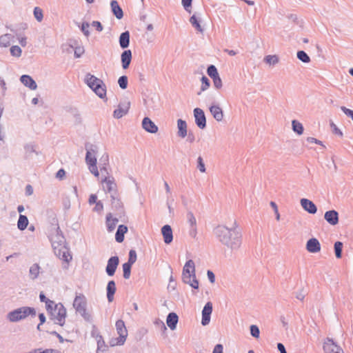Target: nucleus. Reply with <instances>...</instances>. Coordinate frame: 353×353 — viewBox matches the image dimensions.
<instances>
[{"instance_id": "obj_1", "label": "nucleus", "mask_w": 353, "mask_h": 353, "mask_svg": "<svg viewBox=\"0 0 353 353\" xmlns=\"http://www.w3.org/2000/svg\"><path fill=\"white\" fill-rule=\"evenodd\" d=\"M236 228V222L234 223V226L230 228L224 225H219L214 228L213 232L221 244L232 250H236L241 247L242 243L241 233Z\"/></svg>"}, {"instance_id": "obj_2", "label": "nucleus", "mask_w": 353, "mask_h": 353, "mask_svg": "<svg viewBox=\"0 0 353 353\" xmlns=\"http://www.w3.org/2000/svg\"><path fill=\"white\" fill-rule=\"evenodd\" d=\"M49 239L54 254L67 263V265H64L63 268H68L69 263L72 259V256L65 238L58 224H57L54 231L50 234Z\"/></svg>"}, {"instance_id": "obj_3", "label": "nucleus", "mask_w": 353, "mask_h": 353, "mask_svg": "<svg viewBox=\"0 0 353 353\" xmlns=\"http://www.w3.org/2000/svg\"><path fill=\"white\" fill-rule=\"evenodd\" d=\"M46 309L50 319L60 326H63L67 316L66 309L61 303H56L54 301H48Z\"/></svg>"}, {"instance_id": "obj_4", "label": "nucleus", "mask_w": 353, "mask_h": 353, "mask_svg": "<svg viewBox=\"0 0 353 353\" xmlns=\"http://www.w3.org/2000/svg\"><path fill=\"white\" fill-rule=\"evenodd\" d=\"M182 281L190 285L194 290H198L199 283L196 277L195 265L192 259L186 261L182 271Z\"/></svg>"}, {"instance_id": "obj_5", "label": "nucleus", "mask_w": 353, "mask_h": 353, "mask_svg": "<svg viewBox=\"0 0 353 353\" xmlns=\"http://www.w3.org/2000/svg\"><path fill=\"white\" fill-rule=\"evenodd\" d=\"M37 312L34 307L23 306L9 312L6 316L7 319L12 323L19 322L28 316L34 317Z\"/></svg>"}, {"instance_id": "obj_6", "label": "nucleus", "mask_w": 353, "mask_h": 353, "mask_svg": "<svg viewBox=\"0 0 353 353\" xmlns=\"http://www.w3.org/2000/svg\"><path fill=\"white\" fill-rule=\"evenodd\" d=\"M85 83L100 99L106 97V85L101 79L88 73L85 77Z\"/></svg>"}, {"instance_id": "obj_7", "label": "nucleus", "mask_w": 353, "mask_h": 353, "mask_svg": "<svg viewBox=\"0 0 353 353\" xmlns=\"http://www.w3.org/2000/svg\"><path fill=\"white\" fill-rule=\"evenodd\" d=\"M85 148L86 150L85 160L87 165H90L94 163H97L96 155L98 152V147L96 145L86 143L85 144Z\"/></svg>"}, {"instance_id": "obj_8", "label": "nucleus", "mask_w": 353, "mask_h": 353, "mask_svg": "<svg viewBox=\"0 0 353 353\" xmlns=\"http://www.w3.org/2000/svg\"><path fill=\"white\" fill-rule=\"evenodd\" d=\"M116 330L119 337L116 339L117 345H122L126 341L128 336V330L126 329L124 321L119 319L115 323Z\"/></svg>"}, {"instance_id": "obj_9", "label": "nucleus", "mask_w": 353, "mask_h": 353, "mask_svg": "<svg viewBox=\"0 0 353 353\" xmlns=\"http://www.w3.org/2000/svg\"><path fill=\"white\" fill-rule=\"evenodd\" d=\"M323 348L325 353H343V350L332 339L328 337L325 340Z\"/></svg>"}, {"instance_id": "obj_10", "label": "nucleus", "mask_w": 353, "mask_h": 353, "mask_svg": "<svg viewBox=\"0 0 353 353\" xmlns=\"http://www.w3.org/2000/svg\"><path fill=\"white\" fill-rule=\"evenodd\" d=\"M193 113L196 126L201 130L205 129L206 128V117L204 111L199 108H195Z\"/></svg>"}, {"instance_id": "obj_11", "label": "nucleus", "mask_w": 353, "mask_h": 353, "mask_svg": "<svg viewBox=\"0 0 353 353\" xmlns=\"http://www.w3.org/2000/svg\"><path fill=\"white\" fill-rule=\"evenodd\" d=\"M119 264V258L118 256H113L109 258L105 267V272L108 276H113L114 275Z\"/></svg>"}, {"instance_id": "obj_12", "label": "nucleus", "mask_w": 353, "mask_h": 353, "mask_svg": "<svg viewBox=\"0 0 353 353\" xmlns=\"http://www.w3.org/2000/svg\"><path fill=\"white\" fill-rule=\"evenodd\" d=\"M212 310H213V306H212V302H210V301L207 302L202 310V318H201L202 325L205 326L210 323Z\"/></svg>"}, {"instance_id": "obj_13", "label": "nucleus", "mask_w": 353, "mask_h": 353, "mask_svg": "<svg viewBox=\"0 0 353 353\" xmlns=\"http://www.w3.org/2000/svg\"><path fill=\"white\" fill-rule=\"evenodd\" d=\"M300 203L303 209L309 214H314L317 212V207L311 200L303 198L300 200Z\"/></svg>"}, {"instance_id": "obj_14", "label": "nucleus", "mask_w": 353, "mask_h": 353, "mask_svg": "<svg viewBox=\"0 0 353 353\" xmlns=\"http://www.w3.org/2000/svg\"><path fill=\"white\" fill-rule=\"evenodd\" d=\"M141 125L147 132L155 134L158 132V126L148 117L143 118Z\"/></svg>"}, {"instance_id": "obj_15", "label": "nucleus", "mask_w": 353, "mask_h": 353, "mask_svg": "<svg viewBox=\"0 0 353 353\" xmlns=\"http://www.w3.org/2000/svg\"><path fill=\"white\" fill-rule=\"evenodd\" d=\"M101 182L105 184L104 189L107 192L110 193V195H113L114 192H118L117 183L112 176H105V178L102 179Z\"/></svg>"}, {"instance_id": "obj_16", "label": "nucleus", "mask_w": 353, "mask_h": 353, "mask_svg": "<svg viewBox=\"0 0 353 353\" xmlns=\"http://www.w3.org/2000/svg\"><path fill=\"white\" fill-rule=\"evenodd\" d=\"M325 220L331 225H336L339 223V212L335 210L326 211L324 214Z\"/></svg>"}, {"instance_id": "obj_17", "label": "nucleus", "mask_w": 353, "mask_h": 353, "mask_svg": "<svg viewBox=\"0 0 353 353\" xmlns=\"http://www.w3.org/2000/svg\"><path fill=\"white\" fill-rule=\"evenodd\" d=\"M111 198V205L112 209L117 210L119 213L123 212V205L121 201L119 194L118 192H114L113 195H110Z\"/></svg>"}, {"instance_id": "obj_18", "label": "nucleus", "mask_w": 353, "mask_h": 353, "mask_svg": "<svg viewBox=\"0 0 353 353\" xmlns=\"http://www.w3.org/2000/svg\"><path fill=\"white\" fill-rule=\"evenodd\" d=\"M130 103L128 102L125 104L119 103L118 108L113 112V116L116 119H121L128 114L130 109Z\"/></svg>"}, {"instance_id": "obj_19", "label": "nucleus", "mask_w": 353, "mask_h": 353, "mask_svg": "<svg viewBox=\"0 0 353 353\" xmlns=\"http://www.w3.org/2000/svg\"><path fill=\"white\" fill-rule=\"evenodd\" d=\"M306 250L310 253H317L321 250V244L314 237L310 239L306 243Z\"/></svg>"}, {"instance_id": "obj_20", "label": "nucleus", "mask_w": 353, "mask_h": 353, "mask_svg": "<svg viewBox=\"0 0 353 353\" xmlns=\"http://www.w3.org/2000/svg\"><path fill=\"white\" fill-rule=\"evenodd\" d=\"M161 234L165 244H170L173 241V233L170 225H164L161 228Z\"/></svg>"}, {"instance_id": "obj_21", "label": "nucleus", "mask_w": 353, "mask_h": 353, "mask_svg": "<svg viewBox=\"0 0 353 353\" xmlns=\"http://www.w3.org/2000/svg\"><path fill=\"white\" fill-rule=\"evenodd\" d=\"M21 82L27 88L32 90L37 88V84L34 79L28 74H23L20 77Z\"/></svg>"}, {"instance_id": "obj_22", "label": "nucleus", "mask_w": 353, "mask_h": 353, "mask_svg": "<svg viewBox=\"0 0 353 353\" xmlns=\"http://www.w3.org/2000/svg\"><path fill=\"white\" fill-rule=\"evenodd\" d=\"M132 59V51L130 50H125L121 54V65L123 70L129 68Z\"/></svg>"}, {"instance_id": "obj_23", "label": "nucleus", "mask_w": 353, "mask_h": 353, "mask_svg": "<svg viewBox=\"0 0 353 353\" xmlns=\"http://www.w3.org/2000/svg\"><path fill=\"white\" fill-rule=\"evenodd\" d=\"M116 290L117 288L115 281L114 280L109 281L106 286V296L109 303L113 301Z\"/></svg>"}, {"instance_id": "obj_24", "label": "nucleus", "mask_w": 353, "mask_h": 353, "mask_svg": "<svg viewBox=\"0 0 353 353\" xmlns=\"http://www.w3.org/2000/svg\"><path fill=\"white\" fill-rule=\"evenodd\" d=\"M209 110L216 121L219 122L223 120V112L219 105H212L209 108Z\"/></svg>"}, {"instance_id": "obj_25", "label": "nucleus", "mask_w": 353, "mask_h": 353, "mask_svg": "<svg viewBox=\"0 0 353 353\" xmlns=\"http://www.w3.org/2000/svg\"><path fill=\"white\" fill-rule=\"evenodd\" d=\"M178 321L179 316L176 313L172 312L168 314L166 323L171 330H174L176 328Z\"/></svg>"}, {"instance_id": "obj_26", "label": "nucleus", "mask_w": 353, "mask_h": 353, "mask_svg": "<svg viewBox=\"0 0 353 353\" xmlns=\"http://www.w3.org/2000/svg\"><path fill=\"white\" fill-rule=\"evenodd\" d=\"M130 34L128 30H126L123 32H122L119 38V43L120 47L125 50L127 49L130 46Z\"/></svg>"}, {"instance_id": "obj_27", "label": "nucleus", "mask_w": 353, "mask_h": 353, "mask_svg": "<svg viewBox=\"0 0 353 353\" xmlns=\"http://www.w3.org/2000/svg\"><path fill=\"white\" fill-rule=\"evenodd\" d=\"M128 228L127 225L121 224L118 226L116 234L115 241L117 243H122L125 239V234L128 232Z\"/></svg>"}, {"instance_id": "obj_28", "label": "nucleus", "mask_w": 353, "mask_h": 353, "mask_svg": "<svg viewBox=\"0 0 353 353\" xmlns=\"http://www.w3.org/2000/svg\"><path fill=\"white\" fill-rule=\"evenodd\" d=\"M110 6L112 14L116 17V18L121 19L123 17V12L118 1L116 0H112L110 2Z\"/></svg>"}, {"instance_id": "obj_29", "label": "nucleus", "mask_w": 353, "mask_h": 353, "mask_svg": "<svg viewBox=\"0 0 353 353\" xmlns=\"http://www.w3.org/2000/svg\"><path fill=\"white\" fill-rule=\"evenodd\" d=\"M177 135L181 138H185L187 136L188 132L186 121L181 119H179L177 120Z\"/></svg>"}, {"instance_id": "obj_30", "label": "nucleus", "mask_w": 353, "mask_h": 353, "mask_svg": "<svg viewBox=\"0 0 353 353\" xmlns=\"http://www.w3.org/2000/svg\"><path fill=\"white\" fill-rule=\"evenodd\" d=\"M73 307L75 310L82 307H87V300L84 294H79L76 295L73 301Z\"/></svg>"}, {"instance_id": "obj_31", "label": "nucleus", "mask_w": 353, "mask_h": 353, "mask_svg": "<svg viewBox=\"0 0 353 353\" xmlns=\"http://www.w3.org/2000/svg\"><path fill=\"white\" fill-rule=\"evenodd\" d=\"M190 22L191 25L199 32L203 33L204 29L201 26V19L199 17H196L195 14L190 18Z\"/></svg>"}, {"instance_id": "obj_32", "label": "nucleus", "mask_w": 353, "mask_h": 353, "mask_svg": "<svg viewBox=\"0 0 353 353\" xmlns=\"http://www.w3.org/2000/svg\"><path fill=\"white\" fill-rule=\"evenodd\" d=\"M29 223L28 219L27 216L23 214H19V219L17 221V228L19 230L23 231L25 230Z\"/></svg>"}, {"instance_id": "obj_33", "label": "nucleus", "mask_w": 353, "mask_h": 353, "mask_svg": "<svg viewBox=\"0 0 353 353\" xmlns=\"http://www.w3.org/2000/svg\"><path fill=\"white\" fill-rule=\"evenodd\" d=\"M75 310L86 322L91 323L92 321V316L90 313L87 312L86 307H79Z\"/></svg>"}, {"instance_id": "obj_34", "label": "nucleus", "mask_w": 353, "mask_h": 353, "mask_svg": "<svg viewBox=\"0 0 353 353\" xmlns=\"http://www.w3.org/2000/svg\"><path fill=\"white\" fill-rule=\"evenodd\" d=\"M40 266L38 263L32 264L29 269V276L32 280H35L39 275Z\"/></svg>"}, {"instance_id": "obj_35", "label": "nucleus", "mask_w": 353, "mask_h": 353, "mask_svg": "<svg viewBox=\"0 0 353 353\" xmlns=\"http://www.w3.org/2000/svg\"><path fill=\"white\" fill-rule=\"evenodd\" d=\"M292 128L294 132L296 133L298 135H301L304 131L303 124L295 119L292 121Z\"/></svg>"}, {"instance_id": "obj_36", "label": "nucleus", "mask_w": 353, "mask_h": 353, "mask_svg": "<svg viewBox=\"0 0 353 353\" xmlns=\"http://www.w3.org/2000/svg\"><path fill=\"white\" fill-rule=\"evenodd\" d=\"M343 244L341 241H336L334 243V248L335 256L337 259H341L342 257V252H343Z\"/></svg>"}, {"instance_id": "obj_37", "label": "nucleus", "mask_w": 353, "mask_h": 353, "mask_svg": "<svg viewBox=\"0 0 353 353\" xmlns=\"http://www.w3.org/2000/svg\"><path fill=\"white\" fill-rule=\"evenodd\" d=\"M201 91L198 92V95H200L201 92L206 90L210 85V80L205 75L202 76V77L201 79Z\"/></svg>"}, {"instance_id": "obj_38", "label": "nucleus", "mask_w": 353, "mask_h": 353, "mask_svg": "<svg viewBox=\"0 0 353 353\" xmlns=\"http://www.w3.org/2000/svg\"><path fill=\"white\" fill-rule=\"evenodd\" d=\"M298 59L305 63H307L310 61V58L308 54L303 50H299L296 53Z\"/></svg>"}, {"instance_id": "obj_39", "label": "nucleus", "mask_w": 353, "mask_h": 353, "mask_svg": "<svg viewBox=\"0 0 353 353\" xmlns=\"http://www.w3.org/2000/svg\"><path fill=\"white\" fill-rule=\"evenodd\" d=\"M132 265H129L128 263H124L122 265L123 268V276L125 279H128L131 274V269Z\"/></svg>"}, {"instance_id": "obj_40", "label": "nucleus", "mask_w": 353, "mask_h": 353, "mask_svg": "<svg viewBox=\"0 0 353 353\" xmlns=\"http://www.w3.org/2000/svg\"><path fill=\"white\" fill-rule=\"evenodd\" d=\"M279 57L276 55H267L264 58V61L270 65H274L279 63Z\"/></svg>"}, {"instance_id": "obj_41", "label": "nucleus", "mask_w": 353, "mask_h": 353, "mask_svg": "<svg viewBox=\"0 0 353 353\" xmlns=\"http://www.w3.org/2000/svg\"><path fill=\"white\" fill-rule=\"evenodd\" d=\"M207 74L212 79L219 74L217 68L214 65H210L208 66Z\"/></svg>"}, {"instance_id": "obj_42", "label": "nucleus", "mask_w": 353, "mask_h": 353, "mask_svg": "<svg viewBox=\"0 0 353 353\" xmlns=\"http://www.w3.org/2000/svg\"><path fill=\"white\" fill-rule=\"evenodd\" d=\"M111 218H112V214L111 213L107 214L106 217H105V219H106L105 225H106L107 230L109 232H112L116 228L115 225L111 222V221H110Z\"/></svg>"}, {"instance_id": "obj_43", "label": "nucleus", "mask_w": 353, "mask_h": 353, "mask_svg": "<svg viewBox=\"0 0 353 353\" xmlns=\"http://www.w3.org/2000/svg\"><path fill=\"white\" fill-rule=\"evenodd\" d=\"M72 48H74V56L75 58H80L85 52L84 47L83 46H70Z\"/></svg>"}, {"instance_id": "obj_44", "label": "nucleus", "mask_w": 353, "mask_h": 353, "mask_svg": "<svg viewBox=\"0 0 353 353\" xmlns=\"http://www.w3.org/2000/svg\"><path fill=\"white\" fill-rule=\"evenodd\" d=\"M33 14H34V18L39 22H41L43 20V10L39 7H35L34 8Z\"/></svg>"}, {"instance_id": "obj_45", "label": "nucleus", "mask_w": 353, "mask_h": 353, "mask_svg": "<svg viewBox=\"0 0 353 353\" xmlns=\"http://www.w3.org/2000/svg\"><path fill=\"white\" fill-rule=\"evenodd\" d=\"M118 83H119V87L122 90L126 89L128 87V77L125 75H123V76L120 77L118 79Z\"/></svg>"}, {"instance_id": "obj_46", "label": "nucleus", "mask_w": 353, "mask_h": 353, "mask_svg": "<svg viewBox=\"0 0 353 353\" xmlns=\"http://www.w3.org/2000/svg\"><path fill=\"white\" fill-rule=\"evenodd\" d=\"M137 255L134 250H130L128 254V260L126 263L133 265L137 261Z\"/></svg>"}, {"instance_id": "obj_47", "label": "nucleus", "mask_w": 353, "mask_h": 353, "mask_svg": "<svg viewBox=\"0 0 353 353\" xmlns=\"http://www.w3.org/2000/svg\"><path fill=\"white\" fill-rule=\"evenodd\" d=\"M79 27L85 37H88L90 36V31H89L90 23L88 22L83 21L81 26H79Z\"/></svg>"}, {"instance_id": "obj_48", "label": "nucleus", "mask_w": 353, "mask_h": 353, "mask_svg": "<svg viewBox=\"0 0 353 353\" xmlns=\"http://www.w3.org/2000/svg\"><path fill=\"white\" fill-rule=\"evenodd\" d=\"M10 54L12 56L15 57H19L21 55L22 50L18 46H12L10 49Z\"/></svg>"}, {"instance_id": "obj_49", "label": "nucleus", "mask_w": 353, "mask_h": 353, "mask_svg": "<svg viewBox=\"0 0 353 353\" xmlns=\"http://www.w3.org/2000/svg\"><path fill=\"white\" fill-rule=\"evenodd\" d=\"M250 334L255 339H258L260 336V330L256 325H251L250 327Z\"/></svg>"}, {"instance_id": "obj_50", "label": "nucleus", "mask_w": 353, "mask_h": 353, "mask_svg": "<svg viewBox=\"0 0 353 353\" xmlns=\"http://www.w3.org/2000/svg\"><path fill=\"white\" fill-rule=\"evenodd\" d=\"M187 219H188V222L190 225V227L196 226V220L192 212H190V211L188 212Z\"/></svg>"}, {"instance_id": "obj_51", "label": "nucleus", "mask_w": 353, "mask_h": 353, "mask_svg": "<svg viewBox=\"0 0 353 353\" xmlns=\"http://www.w3.org/2000/svg\"><path fill=\"white\" fill-rule=\"evenodd\" d=\"M154 325L160 329L161 332L163 333V334H165L167 331V327L165 325V323H163V321H162L161 320L157 319L155 320V321L154 322Z\"/></svg>"}, {"instance_id": "obj_52", "label": "nucleus", "mask_w": 353, "mask_h": 353, "mask_svg": "<svg viewBox=\"0 0 353 353\" xmlns=\"http://www.w3.org/2000/svg\"><path fill=\"white\" fill-rule=\"evenodd\" d=\"M8 34H4L0 37V46L2 47H7L10 45Z\"/></svg>"}, {"instance_id": "obj_53", "label": "nucleus", "mask_w": 353, "mask_h": 353, "mask_svg": "<svg viewBox=\"0 0 353 353\" xmlns=\"http://www.w3.org/2000/svg\"><path fill=\"white\" fill-rule=\"evenodd\" d=\"M197 168L201 172H205L206 170L203 159L201 156L197 158Z\"/></svg>"}, {"instance_id": "obj_54", "label": "nucleus", "mask_w": 353, "mask_h": 353, "mask_svg": "<svg viewBox=\"0 0 353 353\" xmlns=\"http://www.w3.org/2000/svg\"><path fill=\"white\" fill-rule=\"evenodd\" d=\"M28 28V25L27 23H21L19 24H18L17 26V28L16 30H14V29H11V31L13 32L14 33H19L21 32V31H23L25 30L26 29H27Z\"/></svg>"}, {"instance_id": "obj_55", "label": "nucleus", "mask_w": 353, "mask_h": 353, "mask_svg": "<svg viewBox=\"0 0 353 353\" xmlns=\"http://www.w3.org/2000/svg\"><path fill=\"white\" fill-rule=\"evenodd\" d=\"M108 349V345L105 344V341L100 342L97 343V353L103 352L107 351Z\"/></svg>"}, {"instance_id": "obj_56", "label": "nucleus", "mask_w": 353, "mask_h": 353, "mask_svg": "<svg viewBox=\"0 0 353 353\" xmlns=\"http://www.w3.org/2000/svg\"><path fill=\"white\" fill-rule=\"evenodd\" d=\"M16 36L17 37L21 46L25 47L27 44L26 37H25L21 32L16 33Z\"/></svg>"}, {"instance_id": "obj_57", "label": "nucleus", "mask_w": 353, "mask_h": 353, "mask_svg": "<svg viewBox=\"0 0 353 353\" xmlns=\"http://www.w3.org/2000/svg\"><path fill=\"white\" fill-rule=\"evenodd\" d=\"M192 3V0H182L181 1V3H182L184 9L188 12H191Z\"/></svg>"}, {"instance_id": "obj_58", "label": "nucleus", "mask_w": 353, "mask_h": 353, "mask_svg": "<svg viewBox=\"0 0 353 353\" xmlns=\"http://www.w3.org/2000/svg\"><path fill=\"white\" fill-rule=\"evenodd\" d=\"M24 149L26 150V154L36 153L38 154L37 152L34 149V146L32 144L27 143L24 145Z\"/></svg>"}, {"instance_id": "obj_59", "label": "nucleus", "mask_w": 353, "mask_h": 353, "mask_svg": "<svg viewBox=\"0 0 353 353\" xmlns=\"http://www.w3.org/2000/svg\"><path fill=\"white\" fill-rule=\"evenodd\" d=\"M212 81L216 89H221L222 88V81L221 79L220 78L219 74L213 78Z\"/></svg>"}, {"instance_id": "obj_60", "label": "nucleus", "mask_w": 353, "mask_h": 353, "mask_svg": "<svg viewBox=\"0 0 353 353\" xmlns=\"http://www.w3.org/2000/svg\"><path fill=\"white\" fill-rule=\"evenodd\" d=\"M97 163H94L90 165H88V169L90 172L93 174L95 176L98 177L99 176V172L97 168Z\"/></svg>"}, {"instance_id": "obj_61", "label": "nucleus", "mask_w": 353, "mask_h": 353, "mask_svg": "<svg viewBox=\"0 0 353 353\" xmlns=\"http://www.w3.org/2000/svg\"><path fill=\"white\" fill-rule=\"evenodd\" d=\"M341 110L343 111V112L348 117L351 118L353 121V110L351 109H349L345 106H341Z\"/></svg>"}, {"instance_id": "obj_62", "label": "nucleus", "mask_w": 353, "mask_h": 353, "mask_svg": "<svg viewBox=\"0 0 353 353\" xmlns=\"http://www.w3.org/2000/svg\"><path fill=\"white\" fill-rule=\"evenodd\" d=\"M288 19L292 20L294 23L299 25L300 27L303 25V21H299L296 14H291L288 16Z\"/></svg>"}, {"instance_id": "obj_63", "label": "nucleus", "mask_w": 353, "mask_h": 353, "mask_svg": "<svg viewBox=\"0 0 353 353\" xmlns=\"http://www.w3.org/2000/svg\"><path fill=\"white\" fill-rule=\"evenodd\" d=\"M148 333V330L145 327H141L138 330L137 332V339L141 340L142 338Z\"/></svg>"}, {"instance_id": "obj_64", "label": "nucleus", "mask_w": 353, "mask_h": 353, "mask_svg": "<svg viewBox=\"0 0 353 353\" xmlns=\"http://www.w3.org/2000/svg\"><path fill=\"white\" fill-rule=\"evenodd\" d=\"M91 25L92 27L95 28L96 30L98 32H101L103 29L101 23L99 21H93Z\"/></svg>"}]
</instances>
